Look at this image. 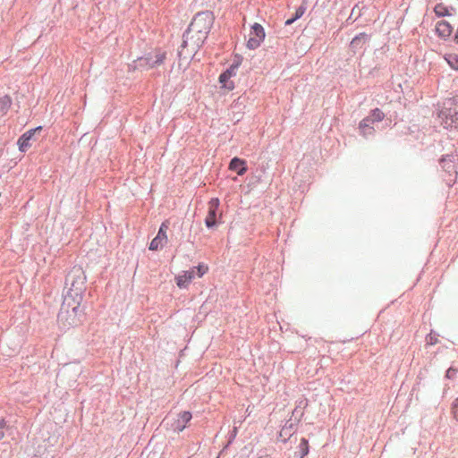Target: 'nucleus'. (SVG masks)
I'll list each match as a JSON object with an SVG mask.
<instances>
[{
    "mask_svg": "<svg viewBox=\"0 0 458 458\" xmlns=\"http://www.w3.org/2000/svg\"><path fill=\"white\" fill-rule=\"evenodd\" d=\"M80 282H72V287L64 296L61 310L59 313V320L68 326L76 327L82 322L84 317L81 302L83 300V291L85 277L82 276L81 269L76 271Z\"/></svg>",
    "mask_w": 458,
    "mask_h": 458,
    "instance_id": "1",
    "label": "nucleus"
},
{
    "mask_svg": "<svg viewBox=\"0 0 458 458\" xmlns=\"http://www.w3.org/2000/svg\"><path fill=\"white\" fill-rule=\"evenodd\" d=\"M213 22L214 15L211 12L198 13L189 26L183 45L191 46L192 49L199 48L207 38Z\"/></svg>",
    "mask_w": 458,
    "mask_h": 458,
    "instance_id": "2",
    "label": "nucleus"
},
{
    "mask_svg": "<svg viewBox=\"0 0 458 458\" xmlns=\"http://www.w3.org/2000/svg\"><path fill=\"white\" fill-rule=\"evenodd\" d=\"M458 105V97L449 99L445 103L444 108L439 112L438 117L445 128H458V110L454 106Z\"/></svg>",
    "mask_w": 458,
    "mask_h": 458,
    "instance_id": "3",
    "label": "nucleus"
},
{
    "mask_svg": "<svg viewBox=\"0 0 458 458\" xmlns=\"http://www.w3.org/2000/svg\"><path fill=\"white\" fill-rule=\"evenodd\" d=\"M265 38V31L263 27L259 24L255 23L252 26V30L250 34V38L247 42V47L250 49H256L258 48L260 44L263 42Z\"/></svg>",
    "mask_w": 458,
    "mask_h": 458,
    "instance_id": "4",
    "label": "nucleus"
},
{
    "mask_svg": "<svg viewBox=\"0 0 458 458\" xmlns=\"http://www.w3.org/2000/svg\"><path fill=\"white\" fill-rule=\"evenodd\" d=\"M168 223L164 222L159 227L157 235L151 241L149 244V250H157L159 248H162L167 242V234L166 232L168 230Z\"/></svg>",
    "mask_w": 458,
    "mask_h": 458,
    "instance_id": "5",
    "label": "nucleus"
},
{
    "mask_svg": "<svg viewBox=\"0 0 458 458\" xmlns=\"http://www.w3.org/2000/svg\"><path fill=\"white\" fill-rule=\"evenodd\" d=\"M219 203L220 202L217 198L211 199L208 202V212L205 219V224L208 227H212L216 225V217Z\"/></svg>",
    "mask_w": 458,
    "mask_h": 458,
    "instance_id": "6",
    "label": "nucleus"
},
{
    "mask_svg": "<svg viewBox=\"0 0 458 458\" xmlns=\"http://www.w3.org/2000/svg\"><path fill=\"white\" fill-rule=\"evenodd\" d=\"M42 129L41 126H38L35 129H31L23 133L18 140V148L21 152H25L30 147V140L34 136L37 131H40Z\"/></svg>",
    "mask_w": 458,
    "mask_h": 458,
    "instance_id": "7",
    "label": "nucleus"
},
{
    "mask_svg": "<svg viewBox=\"0 0 458 458\" xmlns=\"http://www.w3.org/2000/svg\"><path fill=\"white\" fill-rule=\"evenodd\" d=\"M196 273L194 268L188 271H183L182 274L175 277L176 284L179 288H187L191 280L195 277Z\"/></svg>",
    "mask_w": 458,
    "mask_h": 458,
    "instance_id": "8",
    "label": "nucleus"
},
{
    "mask_svg": "<svg viewBox=\"0 0 458 458\" xmlns=\"http://www.w3.org/2000/svg\"><path fill=\"white\" fill-rule=\"evenodd\" d=\"M229 169L235 171L238 175H243L247 170V163L245 160L239 157H233L229 164Z\"/></svg>",
    "mask_w": 458,
    "mask_h": 458,
    "instance_id": "9",
    "label": "nucleus"
},
{
    "mask_svg": "<svg viewBox=\"0 0 458 458\" xmlns=\"http://www.w3.org/2000/svg\"><path fill=\"white\" fill-rule=\"evenodd\" d=\"M436 31L439 37L446 38L452 34L453 28L447 21H441L437 23Z\"/></svg>",
    "mask_w": 458,
    "mask_h": 458,
    "instance_id": "10",
    "label": "nucleus"
},
{
    "mask_svg": "<svg viewBox=\"0 0 458 458\" xmlns=\"http://www.w3.org/2000/svg\"><path fill=\"white\" fill-rule=\"evenodd\" d=\"M191 420V413L189 411H182L180 413L179 418L176 421L175 429L178 431H182L187 423Z\"/></svg>",
    "mask_w": 458,
    "mask_h": 458,
    "instance_id": "11",
    "label": "nucleus"
},
{
    "mask_svg": "<svg viewBox=\"0 0 458 458\" xmlns=\"http://www.w3.org/2000/svg\"><path fill=\"white\" fill-rule=\"evenodd\" d=\"M441 165L442 167L451 174H457V164L454 159H452L450 157H445L441 159Z\"/></svg>",
    "mask_w": 458,
    "mask_h": 458,
    "instance_id": "12",
    "label": "nucleus"
},
{
    "mask_svg": "<svg viewBox=\"0 0 458 458\" xmlns=\"http://www.w3.org/2000/svg\"><path fill=\"white\" fill-rule=\"evenodd\" d=\"M373 123L368 117L362 119L359 124L361 134L364 136L372 134L374 131Z\"/></svg>",
    "mask_w": 458,
    "mask_h": 458,
    "instance_id": "13",
    "label": "nucleus"
},
{
    "mask_svg": "<svg viewBox=\"0 0 458 458\" xmlns=\"http://www.w3.org/2000/svg\"><path fill=\"white\" fill-rule=\"evenodd\" d=\"M369 37L366 33H360L356 36L351 42V47L352 48H360L367 42Z\"/></svg>",
    "mask_w": 458,
    "mask_h": 458,
    "instance_id": "14",
    "label": "nucleus"
},
{
    "mask_svg": "<svg viewBox=\"0 0 458 458\" xmlns=\"http://www.w3.org/2000/svg\"><path fill=\"white\" fill-rule=\"evenodd\" d=\"M12 106V99L9 96H4L0 98V116L7 114Z\"/></svg>",
    "mask_w": 458,
    "mask_h": 458,
    "instance_id": "15",
    "label": "nucleus"
},
{
    "mask_svg": "<svg viewBox=\"0 0 458 458\" xmlns=\"http://www.w3.org/2000/svg\"><path fill=\"white\" fill-rule=\"evenodd\" d=\"M434 12L438 16V17H444V16H448V15H451V11L450 9L445 5L444 4L440 3V4H437L435 8H434Z\"/></svg>",
    "mask_w": 458,
    "mask_h": 458,
    "instance_id": "16",
    "label": "nucleus"
},
{
    "mask_svg": "<svg viewBox=\"0 0 458 458\" xmlns=\"http://www.w3.org/2000/svg\"><path fill=\"white\" fill-rule=\"evenodd\" d=\"M230 79L231 78L227 77L224 72L219 76V82L222 84V87L228 90H232L234 88V84Z\"/></svg>",
    "mask_w": 458,
    "mask_h": 458,
    "instance_id": "17",
    "label": "nucleus"
},
{
    "mask_svg": "<svg viewBox=\"0 0 458 458\" xmlns=\"http://www.w3.org/2000/svg\"><path fill=\"white\" fill-rule=\"evenodd\" d=\"M367 117L371 121V123H375L382 121L385 118V114L379 108H375Z\"/></svg>",
    "mask_w": 458,
    "mask_h": 458,
    "instance_id": "18",
    "label": "nucleus"
},
{
    "mask_svg": "<svg viewBox=\"0 0 458 458\" xmlns=\"http://www.w3.org/2000/svg\"><path fill=\"white\" fill-rule=\"evenodd\" d=\"M445 60L454 70L458 71V55L457 54H450L445 56Z\"/></svg>",
    "mask_w": 458,
    "mask_h": 458,
    "instance_id": "19",
    "label": "nucleus"
},
{
    "mask_svg": "<svg viewBox=\"0 0 458 458\" xmlns=\"http://www.w3.org/2000/svg\"><path fill=\"white\" fill-rule=\"evenodd\" d=\"M300 448V457L304 458L309 454V442L306 438H301L299 445Z\"/></svg>",
    "mask_w": 458,
    "mask_h": 458,
    "instance_id": "20",
    "label": "nucleus"
},
{
    "mask_svg": "<svg viewBox=\"0 0 458 458\" xmlns=\"http://www.w3.org/2000/svg\"><path fill=\"white\" fill-rule=\"evenodd\" d=\"M193 268L198 277H202L208 271V267L205 264H199Z\"/></svg>",
    "mask_w": 458,
    "mask_h": 458,
    "instance_id": "21",
    "label": "nucleus"
},
{
    "mask_svg": "<svg viewBox=\"0 0 458 458\" xmlns=\"http://www.w3.org/2000/svg\"><path fill=\"white\" fill-rule=\"evenodd\" d=\"M238 68V64L231 65L224 73L227 75V77L232 78L236 75V70Z\"/></svg>",
    "mask_w": 458,
    "mask_h": 458,
    "instance_id": "22",
    "label": "nucleus"
},
{
    "mask_svg": "<svg viewBox=\"0 0 458 458\" xmlns=\"http://www.w3.org/2000/svg\"><path fill=\"white\" fill-rule=\"evenodd\" d=\"M457 372H458V369H454V368H449L446 371L445 377L447 378H454Z\"/></svg>",
    "mask_w": 458,
    "mask_h": 458,
    "instance_id": "23",
    "label": "nucleus"
},
{
    "mask_svg": "<svg viewBox=\"0 0 458 458\" xmlns=\"http://www.w3.org/2000/svg\"><path fill=\"white\" fill-rule=\"evenodd\" d=\"M452 412L454 414V419L458 420V397L455 399L453 404Z\"/></svg>",
    "mask_w": 458,
    "mask_h": 458,
    "instance_id": "24",
    "label": "nucleus"
},
{
    "mask_svg": "<svg viewBox=\"0 0 458 458\" xmlns=\"http://www.w3.org/2000/svg\"><path fill=\"white\" fill-rule=\"evenodd\" d=\"M291 433L288 432L287 428H283L279 433V437H281L283 439L284 442L286 441L287 439V436H290Z\"/></svg>",
    "mask_w": 458,
    "mask_h": 458,
    "instance_id": "25",
    "label": "nucleus"
},
{
    "mask_svg": "<svg viewBox=\"0 0 458 458\" xmlns=\"http://www.w3.org/2000/svg\"><path fill=\"white\" fill-rule=\"evenodd\" d=\"M303 13H304V9H303V8H301V7H300V8L296 11V13H295L294 19H296V20H297V19L301 18V17L303 15Z\"/></svg>",
    "mask_w": 458,
    "mask_h": 458,
    "instance_id": "26",
    "label": "nucleus"
},
{
    "mask_svg": "<svg viewBox=\"0 0 458 458\" xmlns=\"http://www.w3.org/2000/svg\"><path fill=\"white\" fill-rule=\"evenodd\" d=\"M3 428H4V423L2 421H0V440H2L4 437Z\"/></svg>",
    "mask_w": 458,
    "mask_h": 458,
    "instance_id": "27",
    "label": "nucleus"
},
{
    "mask_svg": "<svg viewBox=\"0 0 458 458\" xmlns=\"http://www.w3.org/2000/svg\"><path fill=\"white\" fill-rule=\"evenodd\" d=\"M295 20H296V19H294V17H293V18H292V19L287 20V21H285V25H290V24H292Z\"/></svg>",
    "mask_w": 458,
    "mask_h": 458,
    "instance_id": "28",
    "label": "nucleus"
},
{
    "mask_svg": "<svg viewBox=\"0 0 458 458\" xmlns=\"http://www.w3.org/2000/svg\"><path fill=\"white\" fill-rule=\"evenodd\" d=\"M165 58V55H161L156 63L161 64Z\"/></svg>",
    "mask_w": 458,
    "mask_h": 458,
    "instance_id": "29",
    "label": "nucleus"
}]
</instances>
